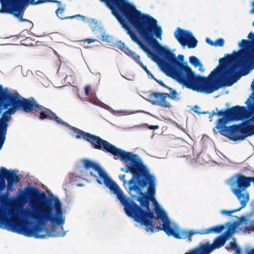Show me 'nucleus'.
<instances>
[{
    "label": "nucleus",
    "mask_w": 254,
    "mask_h": 254,
    "mask_svg": "<svg viewBox=\"0 0 254 254\" xmlns=\"http://www.w3.org/2000/svg\"><path fill=\"white\" fill-rule=\"evenodd\" d=\"M252 14L254 13V1ZM254 26V22H253ZM248 38L239 43L241 48L234 52L228 59L219 60L220 65L209 75L207 79L195 74L187 63H185V85L199 92L211 93L222 86L232 85L239 79L238 67L245 66L254 58V33L250 32Z\"/></svg>",
    "instance_id": "1"
},
{
    "label": "nucleus",
    "mask_w": 254,
    "mask_h": 254,
    "mask_svg": "<svg viewBox=\"0 0 254 254\" xmlns=\"http://www.w3.org/2000/svg\"><path fill=\"white\" fill-rule=\"evenodd\" d=\"M253 92L246 101L249 109L253 112L250 120L242 125L226 127L231 121H238L246 117L247 110L245 107L236 106L225 111H220L217 114L222 117L216 123L215 128L222 135L233 141L242 140L246 137L254 135V79L251 85Z\"/></svg>",
    "instance_id": "2"
},
{
    "label": "nucleus",
    "mask_w": 254,
    "mask_h": 254,
    "mask_svg": "<svg viewBox=\"0 0 254 254\" xmlns=\"http://www.w3.org/2000/svg\"><path fill=\"white\" fill-rule=\"evenodd\" d=\"M175 37L183 46L187 45L189 48H194L197 46V41L190 31L178 28L175 32Z\"/></svg>",
    "instance_id": "3"
},
{
    "label": "nucleus",
    "mask_w": 254,
    "mask_h": 254,
    "mask_svg": "<svg viewBox=\"0 0 254 254\" xmlns=\"http://www.w3.org/2000/svg\"><path fill=\"white\" fill-rule=\"evenodd\" d=\"M42 3L41 1L36 0H12L11 6L13 7V11L11 14H13L21 21H27L22 18L24 7L29 3L36 4Z\"/></svg>",
    "instance_id": "4"
},
{
    "label": "nucleus",
    "mask_w": 254,
    "mask_h": 254,
    "mask_svg": "<svg viewBox=\"0 0 254 254\" xmlns=\"http://www.w3.org/2000/svg\"><path fill=\"white\" fill-rule=\"evenodd\" d=\"M232 190L234 193L237 196L240 201L241 207L237 209L231 211L221 210V213L225 215H231L234 212L240 211L242 208L246 206L249 201V194L244 190L236 189L233 186H232Z\"/></svg>",
    "instance_id": "5"
},
{
    "label": "nucleus",
    "mask_w": 254,
    "mask_h": 254,
    "mask_svg": "<svg viewBox=\"0 0 254 254\" xmlns=\"http://www.w3.org/2000/svg\"><path fill=\"white\" fill-rule=\"evenodd\" d=\"M168 98L169 94L167 93H153L149 96L147 100L153 105L168 108L170 107V103L167 100Z\"/></svg>",
    "instance_id": "6"
},
{
    "label": "nucleus",
    "mask_w": 254,
    "mask_h": 254,
    "mask_svg": "<svg viewBox=\"0 0 254 254\" xmlns=\"http://www.w3.org/2000/svg\"><path fill=\"white\" fill-rule=\"evenodd\" d=\"M117 47L127 55L131 57L144 69V70L147 72L148 74L150 75L153 77V75L151 74V72L147 69L146 66L144 65L143 64L140 62L139 56L129 50L127 47L126 46L124 43H122L121 42H118L117 43Z\"/></svg>",
    "instance_id": "7"
},
{
    "label": "nucleus",
    "mask_w": 254,
    "mask_h": 254,
    "mask_svg": "<svg viewBox=\"0 0 254 254\" xmlns=\"http://www.w3.org/2000/svg\"><path fill=\"white\" fill-rule=\"evenodd\" d=\"M252 181H253V178L246 177L241 175L238 176L237 177V182L239 188L235 189L240 190L241 189H243V190L246 189L250 186Z\"/></svg>",
    "instance_id": "8"
},
{
    "label": "nucleus",
    "mask_w": 254,
    "mask_h": 254,
    "mask_svg": "<svg viewBox=\"0 0 254 254\" xmlns=\"http://www.w3.org/2000/svg\"><path fill=\"white\" fill-rule=\"evenodd\" d=\"M95 34L96 35L97 37H101V40L103 41L107 42H112L113 38L110 35L106 33V31L104 29L99 27L97 30L95 31Z\"/></svg>",
    "instance_id": "9"
},
{
    "label": "nucleus",
    "mask_w": 254,
    "mask_h": 254,
    "mask_svg": "<svg viewBox=\"0 0 254 254\" xmlns=\"http://www.w3.org/2000/svg\"><path fill=\"white\" fill-rule=\"evenodd\" d=\"M1 4L2 11L10 13L13 11V7L11 6L12 0H0Z\"/></svg>",
    "instance_id": "10"
},
{
    "label": "nucleus",
    "mask_w": 254,
    "mask_h": 254,
    "mask_svg": "<svg viewBox=\"0 0 254 254\" xmlns=\"http://www.w3.org/2000/svg\"><path fill=\"white\" fill-rule=\"evenodd\" d=\"M189 62L191 65L195 67L198 68L199 71L203 72L204 69L203 67L202 64L201 63L199 60L195 56H190L189 58Z\"/></svg>",
    "instance_id": "11"
},
{
    "label": "nucleus",
    "mask_w": 254,
    "mask_h": 254,
    "mask_svg": "<svg viewBox=\"0 0 254 254\" xmlns=\"http://www.w3.org/2000/svg\"><path fill=\"white\" fill-rule=\"evenodd\" d=\"M82 176H88L89 175V160L83 161V167L80 168Z\"/></svg>",
    "instance_id": "12"
},
{
    "label": "nucleus",
    "mask_w": 254,
    "mask_h": 254,
    "mask_svg": "<svg viewBox=\"0 0 254 254\" xmlns=\"http://www.w3.org/2000/svg\"><path fill=\"white\" fill-rule=\"evenodd\" d=\"M64 11V7H60L56 11V14L57 16L62 19H64L66 18L72 19L75 17L76 16H72L69 17H64L63 16V13Z\"/></svg>",
    "instance_id": "13"
},
{
    "label": "nucleus",
    "mask_w": 254,
    "mask_h": 254,
    "mask_svg": "<svg viewBox=\"0 0 254 254\" xmlns=\"http://www.w3.org/2000/svg\"><path fill=\"white\" fill-rule=\"evenodd\" d=\"M87 100L88 101L91 102L92 103L97 105L101 106V105L103 104L102 103H101L100 101H99L96 98L91 99L90 98H87Z\"/></svg>",
    "instance_id": "14"
},
{
    "label": "nucleus",
    "mask_w": 254,
    "mask_h": 254,
    "mask_svg": "<svg viewBox=\"0 0 254 254\" xmlns=\"http://www.w3.org/2000/svg\"><path fill=\"white\" fill-rule=\"evenodd\" d=\"M224 44V40L223 39H217L214 43L215 46H222Z\"/></svg>",
    "instance_id": "15"
},
{
    "label": "nucleus",
    "mask_w": 254,
    "mask_h": 254,
    "mask_svg": "<svg viewBox=\"0 0 254 254\" xmlns=\"http://www.w3.org/2000/svg\"><path fill=\"white\" fill-rule=\"evenodd\" d=\"M118 113H122L123 115H130L136 113L137 111H131L129 110H121L117 111Z\"/></svg>",
    "instance_id": "16"
},
{
    "label": "nucleus",
    "mask_w": 254,
    "mask_h": 254,
    "mask_svg": "<svg viewBox=\"0 0 254 254\" xmlns=\"http://www.w3.org/2000/svg\"><path fill=\"white\" fill-rule=\"evenodd\" d=\"M171 98L172 99H176L177 98V93L175 90H172L170 92L169 95V98Z\"/></svg>",
    "instance_id": "17"
},
{
    "label": "nucleus",
    "mask_w": 254,
    "mask_h": 254,
    "mask_svg": "<svg viewBox=\"0 0 254 254\" xmlns=\"http://www.w3.org/2000/svg\"><path fill=\"white\" fill-rule=\"evenodd\" d=\"M125 175H121L119 176V178L124 182V185H126V184L127 183V181L125 180Z\"/></svg>",
    "instance_id": "18"
},
{
    "label": "nucleus",
    "mask_w": 254,
    "mask_h": 254,
    "mask_svg": "<svg viewBox=\"0 0 254 254\" xmlns=\"http://www.w3.org/2000/svg\"><path fill=\"white\" fill-rule=\"evenodd\" d=\"M91 90V87L90 86H87L85 88V92L87 96H88L89 91Z\"/></svg>",
    "instance_id": "19"
},
{
    "label": "nucleus",
    "mask_w": 254,
    "mask_h": 254,
    "mask_svg": "<svg viewBox=\"0 0 254 254\" xmlns=\"http://www.w3.org/2000/svg\"><path fill=\"white\" fill-rule=\"evenodd\" d=\"M206 42L207 43L209 44L211 46H214V42L212 41L209 38H207L206 39Z\"/></svg>",
    "instance_id": "20"
},
{
    "label": "nucleus",
    "mask_w": 254,
    "mask_h": 254,
    "mask_svg": "<svg viewBox=\"0 0 254 254\" xmlns=\"http://www.w3.org/2000/svg\"><path fill=\"white\" fill-rule=\"evenodd\" d=\"M84 41L87 42L88 44L94 42L95 41H97L95 39H87L84 40Z\"/></svg>",
    "instance_id": "21"
},
{
    "label": "nucleus",
    "mask_w": 254,
    "mask_h": 254,
    "mask_svg": "<svg viewBox=\"0 0 254 254\" xmlns=\"http://www.w3.org/2000/svg\"><path fill=\"white\" fill-rule=\"evenodd\" d=\"M178 58L181 62H183L184 61V57L183 55H179L178 57Z\"/></svg>",
    "instance_id": "22"
},
{
    "label": "nucleus",
    "mask_w": 254,
    "mask_h": 254,
    "mask_svg": "<svg viewBox=\"0 0 254 254\" xmlns=\"http://www.w3.org/2000/svg\"><path fill=\"white\" fill-rule=\"evenodd\" d=\"M158 128V126H150L149 127V128L151 129H156Z\"/></svg>",
    "instance_id": "23"
},
{
    "label": "nucleus",
    "mask_w": 254,
    "mask_h": 254,
    "mask_svg": "<svg viewBox=\"0 0 254 254\" xmlns=\"http://www.w3.org/2000/svg\"><path fill=\"white\" fill-rule=\"evenodd\" d=\"M127 80H132L133 79V78H134V75H132L131 76V78H127V77H125Z\"/></svg>",
    "instance_id": "24"
},
{
    "label": "nucleus",
    "mask_w": 254,
    "mask_h": 254,
    "mask_svg": "<svg viewBox=\"0 0 254 254\" xmlns=\"http://www.w3.org/2000/svg\"><path fill=\"white\" fill-rule=\"evenodd\" d=\"M214 114H215V113L213 112V114L210 116V118H211L212 116H213Z\"/></svg>",
    "instance_id": "25"
},
{
    "label": "nucleus",
    "mask_w": 254,
    "mask_h": 254,
    "mask_svg": "<svg viewBox=\"0 0 254 254\" xmlns=\"http://www.w3.org/2000/svg\"><path fill=\"white\" fill-rule=\"evenodd\" d=\"M77 186H78V187H80V186H82V185L81 184H78L77 185Z\"/></svg>",
    "instance_id": "26"
},
{
    "label": "nucleus",
    "mask_w": 254,
    "mask_h": 254,
    "mask_svg": "<svg viewBox=\"0 0 254 254\" xmlns=\"http://www.w3.org/2000/svg\"><path fill=\"white\" fill-rule=\"evenodd\" d=\"M18 199L19 200H21V197L20 196H19V197H18Z\"/></svg>",
    "instance_id": "27"
},
{
    "label": "nucleus",
    "mask_w": 254,
    "mask_h": 254,
    "mask_svg": "<svg viewBox=\"0 0 254 254\" xmlns=\"http://www.w3.org/2000/svg\"><path fill=\"white\" fill-rule=\"evenodd\" d=\"M198 109V107H195V109Z\"/></svg>",
    "instance_id": "28"
},
{
    "label": "nucleus",
    "mask_w": 254,
    "mask_h": 254,
    "mask_svg": "<svg viewBox=\"0 0 254 254\" xmlns=\"http://www.w3.org/2000/svg\"><path fill=\"white\" fill-rule=\"evenodd\" d=\"M194 112H197V113H198V111H196V110H194Z\"/></svg>",
    "instance_id": "29"
}]
</instances>
